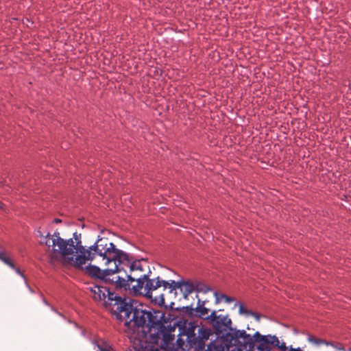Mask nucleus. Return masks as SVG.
I'll use <instances>...</instances> for the list:
<instances>
[{
  "label": "nucleus",
  "mask_w": 351,
  "mask_h": 351,
  "mask_svg": "<svg viewBox=\"0 0 351 351\" xmlns=\"http://www.w3.org/2000/svg\"><path fill=\"white\" fill-rule=\"evenodd\" d=\"M151 351H158V348L152 349Z\"/></svg>",
  "instance_id": "nucleus-30"
},
{
  "label": "nucleus",
  "mask_w": 351,
  "mask_h": 351,
  "mask_svg": "<svg viewBox=\"0 0 351 351\" xmlns=\"http://www.w3.org/2000/svg\"><path fill=\"white\" fill-rule=\"evenodd\" d=\"M239 312L240 314H243L247 316H250V314H252L251 311L245 308L242 304H239Z\"/></svg>",
  "instance_id": "nucleus-22"
},
{
  "label": "nucleus",
  "mask_w": 351,
  "mask_h": 351,
  "mask_svg": "<svg viewBox=\"0 0 351 351\" xmlns=\"http://www.w3.org/2000/svg\"><path fill=\"white\" fill-rule=\"evenodd\" d=\"M198 326L194 323L189 322L186 324L184 328V334L187 337V341L190 344L191 347L193 348L195 339H196V335L198 328Z\"/></svg>",
  "instance_id": "nucleus-15"
},
{
  "label": "nucleus",
  "mask_w": 351,
  "mask_h": 351,
  "mask_svg": "<svg viewBox=\"0 0 351 351\" xmlns=\"http://www.w3.org/2000/svg\"><path fill=\"white\" fill-rule=\"evenodd\" d=\"M95 345L99 351H112L111 346L102 340L95 341Z\"/></svg>",
  "instance_id": "nucleus-18"
},
{
  "label": "nucleus",
  "mask_w": 351,
  "mask_h": 351,
  "mask_svg": "<svg viewBox=\"0 0 351 351\" xmlns=\"http://www.w3.org/2000/svg\"><path fill=\"white\" fill-rule=\"evenodd\" d=\"M210 336V332L207 329L198 327L196 339H195L193 348L202 349L205 346V341L208 340Z\"/></svg>",
  "instance_id": "nucleus-13"
},
{
  "label": "nucleus",
  "mask_w": 351,
  "mask_h": 351,
  "mask_svg": "<svg viewBox=\"0 0 351 351\" xmlns=\"http://www.w3.org/2000/svg\"><path fill=\"white\" fill-rule=\"evenodd\" d=\"M254 335L247 334L244 330H237L236 328L230 329L229 332L226 334L227 339L234 343H243L245 345H248L250 348H252L254 341Z\"/></svg>",
  "instance_id": "nucleus-9"
},
{
  "label": "nucleus",
  "mask_w": 351,
  "mask_h": 351,
  "mask_svg": "<svg viewBox=\"0 0 351 351\" xmlns=\"http://www.w3.org/2000/svg\"><path fill=\"white\" fill-rule=\"evenodd\" d=\"M54 221H55L56 223H60V222H61V220H60V219H56L54 220Z\"/></svg>",
  "instance_id": "nucleus-28"
},
{
  "label": "nucleus",
  "mask_w": 351,
  "mask_h": 351,
  "mask_svg": "<svg viewBox=\"0 0 351 351\" xmlns=\"http://www.w3.org/2000/svg\"><path fill=\"white\" fill-rule=\"evenodd\" d=\"M254 343H258L256 349L259 351H269V346L278 348L280 351H287V347L285 342L280 343L276 335H263L259 332H256L254 335Z\"/></svg>",
  "instance_id": "nucleus-7"
},
{
  "label": "nucleus",
  "mask_w": 351,
  "mask_h": 351,
  "mask_svg": "<svg viewBox=\"0 0 351 351\" xmlns=\"http://www.w3.org/2000/svg\"><path fill=\"white\" fill-rule=\"evenodd\" d=\"M307 340L309 343L316 346H319L321 345H326V346H331L335 349V351H339V350H344V348L342 347L341 343H334L333 342H328L326 340L317 338L313 335H308Z\"/></svg>",
  "instance_id": "nucleus-14"
},
{
  "label": "nucleus",
  "mask_w": 351,
  "mask_h": 351,
  "mask_svg": "<svg viewBox=\"0 0 351 351\" xmlns=\"http://www.w3.org/2000/svg\"><path fill=\"white\" fill-rule=\"evenodd\" d=\"M0 261L3 262L5 265H8L12 269H15L14 264L10 260V258L7 256L6 252L0 250Z\"/></svg>",
  "instance_id": "nucleus-17"
},
{
  "label": "nucleus",
  "mask_w": 351,
  "mask_h": 351,
  "mask_svg": "<svg viewBox=\"0 0 351 351\" xmlns=\"http://www.w3.org/2000/svg\"><path fill=\"white\" fill-rule=\"evenodd\" d=\"M51 234L48 233L45 239L48 240L45 243L49 247L47 252V258L50 264L54 265L64 259L66 263L73 265L75 258L79 252H84V247L82 245L81 234L77 232L73 233V239H64L60 237V232L56 231L52 235V239L50 241Z\"/></svg>",
  "instance_id": "nucleus-3"
},
{
  "label": "nucleus",
  "mask_w": 351,
  "mask_h": 351,
  "mask_svg": "<svg viewBox=\"0 0 351 351\" xmlns=\"http://www.w3.org/2000/svg\"><path fill=\"white\" fill-rule=\"evenodd\" d=\"M38 235H39L40 237H43V234H42V233H41V232H40V231H38Z\"/></svg>",
  "instance_id": "nucleus-29"
},
{
  "label": "nucleus",
  "mask_w": 351,
  "mask_h": 351,
  "mask_svg": "<svg viewBox=\"0 0 351 351\" xmlns=\"http://www.w3.org/2000/svg\"><path fill=\"white\" fill-rule=\"evenodd\" d=\"M117 317L125 322V331L130 337L139 341H147L148 335L164 317L161 311L149 309L134 300L121 303L117 308Z\"/></svg>",
  "instance_id": "nucleus-2"
},
{
  "label": "nucleus",
  "mask_w": 351,
  "mask_h": 351,
  "mask_svg": "<svg viewBox=\"0 0 351 351\" xmlns=\"http://www.w3.org/2000/svg\"><path fill=\"white\" fill-rule=\"evenodd\" d=\"M106 303H104L106 305H112L116 306L115 311L117 313V308L121 303H128L125 300H123L121 297L118 296L114 293L110 292L109 288H108V291H106Z\"/></svg>",
  "instance_id": "nucleus-16"
},
{
  "label": "nucleus",
  "mask_w": 351,
  "mask_h": 351,
  "mask_svg": "<svg viewBox=\"0 0 351 351\" xmlns=\"http://www.w3.org/2000/svg\"><path fill=\"white\" fill-rule=\"evenodd\" d=\"M216 303L218 304L222 300H224L226 303H230L234 300V298L228 297L224 294H219L217 292L215 293Z\"/></svg>",
  "instance_id": "nucleus-19"
},
{
  "label": "nucleus",
  "mask_w": 351,
  "mask_h": 351,
  "mask_svg": "<svg viewBox=\"0 0 351 351\" xmlns=\"http://www.w3.org/2000/svg\"><path fill=\"white\" fill-rule=\"evenodd\" d=\"M206 319L213 325V323L218 319V315L216 311H213L210 315H208Z\"/></svg>",
  "instance_id": "nucleus-21"
},
{
  "label": "nucleus",
  "mask_w": 351,
  "mask_h": 351,
  "mask_svg": "<svg viewBox=\"0 0 351 351\" xmlns=\"http://www.w3.org/2000/svg\"><path fill=\"white\" fill-rule=\"evenodd\" d=\"M106 265H108V267H114V263H108V264H105Z\"/></svg>",
  "instance_id": "nucleus-26"
},
{
  "label": "nucleus",
  "mask_w": 351,
  "mask_h": 351,
  "mask_svg": "<svg viewBox=\"0 0 351 351\" xmlns=\"http://www.w3.org/2000/svg\"><path fill=\"white\" fill-rule=\"evenodd\" d=\"M160 289H162L164 293H158L159 299L157 300L158 302L164 303V295L165 293H176V290L178 289H180L181 292L183 294V296L185 299L188 298V296L195 291V284L191 282L189 280H179L176 282L175 280H165L162 279Z\"/></svg>",
  "instance_id": "nucleus-5"
},
{
  "label": "nucleus",
  "mask_w": 351,
  "mask_h": 351,
  "mask_svg": "<svg viewBox=\"0 0 351 351\" xmlns=\"http://www.w3.org/2000/svg\"><path fill=\"white\" fill-rule=\"evenodd\" d=\"M4 204L0 201V209H3Z\"/></svg>",
  "instance_id": "nucleus-27"
},
{
  "label": "nucleus",
  "mask_w": 351,
  "mask_h": 351,
  "mask_svg": "<svg viewBox=\"0 0 351 351\" xmlns=\"http://www.w3.org/2000/svg\"><path fill=\"white\" fill-rule=\"evenodd\" d=\"M195 291L197 293H199V292L207 293L210 290V289L206 285H205L201 282H196L195 284Z\"/></svg>",
  "instance_id": "nucleus-20"
},
{
  "label": "nucleus",
  "mask_w": 351,
  "mask_h": 351,
  "mask_svg": "<svg viewBox=\"0 0 351 351\" xmlns=\"http://www.w3.org/2000/svg\"><path fill=\"white\" fill-rule=\"evenodd\" d=\"M251 313L252 314H250V315L254 317L256 321L258 322L260 320L261 315L258 313L253 312L252 311H251Z\"/></svg>",
  "instance_id": "nucleus-23"
},
{
  "label": "nucleus",
  "mask_w": 351,
  "mask_h": 351,
  "mask_svg": "<svg viewBox=\"0 0 351 351\" xmlns=\"http://www.w3.org/2000/svg\"><path fill=\"white\" fill-rule=\"evenodd\" d=\"M15 270V271L19 274V275H21L23 278H25V276L23 275V274L20 271V269L19 268H16L14 269Z\"/></svg>",
  "instance_id": "nucleus-25"
},
{
  "label": "nucleus",
  "mask_w": 351,
  "mask_h": 351,
  "mask_svg": "<svg viewBox=\"0 0 351 351\" xmlns=\"http://www.w3.org/2000/svg\"><path fill=\"white\" fill-rule=\"evenodd\" d=\"M95 255L101 257L104 264L114 263L115 265L117 264L120 258L123 261L126 258V254L117 249L115 245L109 242L108 239L99 237L94 245L90 247L88 250L84 248V252H79L76 255L73 266L76 268L82 267L87 260H93Z\"/></svg>",
  "instance_id": "nucleus-4"
},
{
  "label": "nucleus",
  "mask_w": 351,
  "mask_h": 351,
  "mask_svg": "<svg viewBox=\"0 0 351 351\" xmlns=\"http://www.w3.org/2000/svg\"><path fill=\"white\" fill-rule=\"evenodd\" d=\"M79 269H84L85 272L90 276L96 278L101 283H110L116 287V280L114 277L116 276L117 270V264L114 265V267H108L104 270L99 267L89 265L84 268L83 265Z\"/></svg>",
  "instance_id": "nucleus-6"
},
{
  "label": "nucleus",
  "mask_w": 351,
  "mask_h": 351,
  "mask_svg": "<svg viewBox=\"0 0 351 351\" xmlns=\"http://www.w3.org/2000/svg\"><path fill=\"white\" fill-rule=\"evenodd\" d=\"M287 351H302V350L300 348H293L291 347L289 349L287 348Z\"/></svg>",
  "instance_id": "nucleus-24"
},
{
  "label": "nucleus",
  "mask_w": 351,
  "mask_h": 351,
  "mask_svg": "<svg viewBox=\"0 0 351 351\" xmlns=\"http://www.w3.org/2000/svg\"><path fill=\"white\" fill-rule=\"evenodd\" d=\"M232 321L228 315H218L217 319L212 325L217 334H221L231 328Z\"/></svg>",
  "instance_id": "nucleus-11"
},
{
  "label": "nucleus",
  "mask_w": 351,
  "mask_h": 351,
  "mask_svg": "<svg viewBox=\"0 0 351 351\" xmlns=\"http://www.w3.org/2000/svg\"><path fill=\"white\" fill-rule=\"evenodd\" d=\"M186 312L191 316L196 315L201 319H206L208 315L209 309L205 307V301H202L198 298L196 307H193V304L186 307Z\"/></svg>",
  "instance_id": "nucleus-10"
},
{
  "label": "nucleus",
  "mask_w": 351,
  "mask_h": 351,
  "mask_svg": "<svg viewBox=\"0 0 351 351\" xmlns=\"http://www.w3.org/2000/svg\"><path fill=\"white\" fill-rule=\"evenodd\" d=\"M104 283L98 282V284L90 287L92 298L96 301H104L106 303V291L108 288L103 285Z\"/></svg>",
  "instance_id": "nucleus-12"
},
{
  "label": "nucleus",
  "mask_w": 351,
  "mask_h": 351,
  "mask_svg": "<svg viewBox=\"0 0 351 351\" xmlns=\"http://www.w3.org/2000/svg\"><path fill=\"white\" fill-rule=\"evenodd\" d=\"M116 288L132 289L135 293L143 294L147 298L158 300L156 292L160 289L162 279L160 276L149 278L152 274L148 263L142 259L130 262L129 256L120 258L117 264Z\"/></svg>",
  "instance_id": "nucleus-1"
},
{
  "label": "nucleus",
  "mask_w": 351,
  "mask_h": 351,
  "mask_svg": "<svg viewBox=\"0 0 351 351\" xmlns=\"http://www.w3.org/2000/svg\"><path fill=\"white\" fill-rule=\"evenodd\" d=\"M269 351H270V350H269Z\"/></svg>",
  "instance_id": "nucleus-31"
},
{
  "label": "nucleus",
  "mask_w": 351,
  "mask_h": 351,
  "mask_svg": "<svg viewBox=\"0 0 351 351\" xmlns=\"http://www.w3.org/2000/svg\"><path fill=\"white\" fill-rule=\"evenodd\" d=\"M175 330V326H172L170 324L164 322L163 319H161L149 335L150 340L157 342L158 339H162L166 344L170 343L174 339V335L172 332Z\"/></svg>",
  "instance_id": "nucleus-8"
}]
</instances>
